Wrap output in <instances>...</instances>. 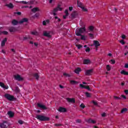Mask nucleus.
Here are the masks:
<instances>
[{"label":"nucleus","instance_id":"obj_20","mask_svg":"<svg viewBox=\"0 0 128 128\" xmlns=\"http://www.w3.org/2000/svg\"><path fill=\"white\" fill-rule=\"evenodd\" d=\"M5 6H7V8H14V4L12 3L6 4Z\"/></svg>","mask_w":128,"mask_h":128},{"label":"nucleus","instance_id":"obj_42","mask_svg":"<svg viewBox=\"0 0 128 128\" xmlns=\"http://www.w3.org/2000/svg\"><path fill=\"white\" fill-rule=\"evenodd\" d=\"M81 8L82 10L84 12H88V10L86 8L82 6Z\"/></svg>","mask_w":128,"mask_h":128},{"label":"nucleus","instance_id":"obj_32","mask_svg":"<svg viewBox=\"0 0 128 128\" xmlns=\"http://www.w3.org/2000/svg\"><path fill=\"white\" fill-rule=\"evenodd\" d=\"M85 94L86 96V98H90V93L88 92H86Z\"/></svg>","mask_w":128,"mask_h":128},{"label":"nucleus","instance_id":"obj_41","mask_svg":"<svg viewBox=\"0 0 128 128\" xmlns=\"http://www.w3.org/2000/svg\"><path fill=\"white\" fill-rule=\"evenodd\" d=\"M80 36H81V40H86V36H84L82 35V34H80Z\"/></svg>","mask_w":128,"mask_h":128},{"label":"nucleus","instance_id":"obj_44","mask_svg":"<svg viewBox=\"0 0 128 128\" xmlns=\"http://www.w3.org/2000/svg\"><path fill=\"white\" fill-rule=\"evenodd\" d=\"M54 18L56 19V20H57V22H60V18H58V16H54Z\"/></svg>","mask_w":128,"mask_h":128},{"label":"nucleus","instance_id":"obj_3","mask_svg":"<svg viewBox=\"0 0 128 128\" xmlns=\"http://www.w3.org/2000/svg\"><path fill=\"white\" fill-rule=\"evenodd\" d=\"M86 32V28H77L76 30V36H80V34H82V32Z\"/></svg>","mask_w":128,"mask_h":128},{"label":"nucleus","instance_id":"obj_27","mask_svg":"<svg viewBox=\"0 0 128 128\" xmlns=\"http://www.w3.org/2000/svg\"><path fill=\"white\" fill-rule=\"evenodd\" d=\"M63 76H65L66 78H70V74L68 73H66V72L64 73Z\"/></svg>","mask_w":128,"mask_h":128},{"label":"nucleus","instance_id":"obj_63","mask_svg":"<svg viewBox=\"0 0 128 128\" xmlns=\"http://www.w3.org/2000/svg\"><path fill=\"white\" fill-rule=\"evenodd\" d=\"M59 86L60 88H64V86H62V85H59Z\"/></svg>","mask_w":128,"mask_h":128},{"label":"nucleus","instance_id":"obj_21","mask_svg":"<svg viewBox=\"0 0 128 128\" xmlns=\"http://www.w3.org/2000/svg\"><path fill=\"white\" fill-rule=\"evenodd\" d=\"M8 39L5 38L1 42V46H4V44H6V42Z\"/></svg>","mask_w":128,"mask_h":128},{"label":"nucleus","instance_id":"obj_38","mask_svg":"<svg viewBox=\"0 0 128 128\" xmlns=\"http://www.w3.org/2000/svg\"><path fill=\"white\" fill-rule=\"evenodd\" d=\"M32 34H33L34 36H38V34L36 32H32Z\"/></svg>","mask_w":128,"mask_h":128},{"label":"nucleus","instance_id":"obj_36","mask_svg":"<svg viewBox=\"0 0 128 128\" xmlns=\"http://www.w3.org/2000/svg\"><path fill=\"white\" fill-rule=\"evenodd\" d=\"M110 62L112 64H116V60H110Z\"/></svg>","mask_w":128,"mask_h":128},{"label":"nucleus","instance_id":"obj_45","mask_svg":"<svg viewBox=\"0 0 128 128\" xmlns=\"http://www.w3.org/2000/svg\"><path fill=\"white\" fill-rule=\"evenodd\" d=\"M120 42L122 44H126V42L122 40H120Z\"/></svg>","mask_w":128,"mask_h":128},{"label":"nucleus","instance_id":"obj_16","mask_svg":"<svg viewBox=\"0 0 128 128\" xmlns=\"http://www.w3.org/2000/svg\"><path fill=\"white\" fill-rule=\"evenodd\" d=\"M0 86L5 90H8V86H6V85L2 82H0Z\"/></svg>","mask_w":128,"mask_h":128},{"label":"nucleus","instance_id":"obj_19","mask_svg":"<svg viewBox=\"0 0 128 128\" xmlns=\"http://www.w3.org/2000/svg\"><path fill=\"white\" fill-rule=\"evenodd\" d=\"M71 16L73 18H78V12H74L72 14Z\"/></svg>","mask_w":128,"mask_h":128},{"label":"nucleus","instance_id":"obj_17","mask_svg":"<svg viewBox=\"0 0 128 128\" xmlns=\"http://www.w3.org/2000/svg\"><path fill=\"white\" fill-rule=\"evenodd\" d=\"M8 114L10 118H14V114L12 111H8Z\"/></svg>","mask_w":128,"mask_h":128},{"label":"nucleus","instance_id":"obj_26","mask_svg":"<svg viewBox=\"0 0 128 128\" xmlns=\"http://www.w3.org/2000/svg\"><path fill=\"white\" fill-rule=\"evenodd\" d=\"M48 24H50V20H44L42 22L43 26H46Z\"/></svg>","mask_w":128,"mask_h":128},{"label":"nucleus","instance_id":"obj_58","mask_svg":"<svg viewBox=\"0 0 128 128\" xmlns=\"http://www.w3.org/2000/svg\"><path fill=\"white\" fill-rule=\"evenodd\" d=\"M90 49L89 48H86V52H90Z\"/></svg>","mask_w":128,"mask_h":128},{"label":"nucleus","instance_id":"obj_54","mask_svg":"<svg viewBox=\"0 0 128 128\" xmlns=\"http://www.w3.org/2000/svg\"><path fill=\"white\" fill-rule=\"evenodd\" d=\"M21 2H22V4H28V2L26 1H22Z\"/></svg>","mask_w":128,"mask_h":128},{"label":"nucleus","instance_id":"obj_24","mask_svg":"<svg viewBox=\"0 0 128 128\" xmlns=\"http://www.w3.org/2000/svg\"><path fill=\"white\" fill-rule=\"evenodd\" d=\"M120 74H124V76H128V72H126V70H122L120 72Z\"/></svg>","mask_w":128,"mask_h":128},{"label":"nucleus","instance_id":"obj_56","mask_svg":"<svg viewBox=\"0 0 128 128\" xmlns=\"http://www.w3.org/2000/svg\"><path fill=\"white\" fill-rule=\"evenodd\" d=\"M2 34H8V32L6 31H4Z\"/></svg>","mask_w":128,"mask_h":128},{"label":"nucleus","instance_id":"obj_34","mask_svg":"<svg viewBox=\"0 0 128 128\" xmlns=\"http://www.w3.org/2000/svg\"><path fill=\"white\" fill-rule=\"evenodd\" d=\"M15 92H20V88H18V87L16 86L15 88Z\"/></svg>","mask_w":128,"mask_h":128},{"label":"nucleus","instance_id":"obj_59","mask_svg":"<svg viewBox=\"0 0 128 128\" xmlns=\"http://www.w3.org/2000/svg\"><path fill=\"white\" fill-rule=\"evenodd\" d=\"M54 126H62V124H55Z\"/></svg>","mask_w":128,"mask_h":128},{"label":"nucleus","instance_id":"obj_46","mask_svg":"<svg viewBox=\"0 0 128 128\" xmlns=\"http://www.w3.org/2000/svg\"><path fill=\"white\" fill-rule=\"evenodd\" d=\"M18 124H24V121L22 120H19L18 121Z\"/></svg>","mask_w":128,"mask_h":128},{"label":"nucleus","instance_id":"obj_29","mask_svg":"<svg viewBox=\"0 0 128 128\" xmlns=\"http://www.w3.org/2000/svg\"><path fill=\"white\" fill-rule=\"evenodd\" d=\"M18 22L16 21V20H13L12 21V24H14V26H16L18 24Z\"/></svg>","mask_w":128,"mask_h":128},{"label":"nucleus","instance_id":"obj_18","mask_svg":"<svg viewBox=\"0 0 128 128\" xmlns=\"http://www.w3.org/2000/svg\"><path fill=\"white\" fill-rule=\"evenodd\" d=\"M83 62L84 64H90V60L88 59H85L84 60Z\"/></svg>","mask_w":128,"mask_h":128},{"label":"nucleus","instance_id":"obj_62","mask_svg":"<svg viewBox=\"0 0 128 128\" xmlns=\"http://www.w3.org/2000/svg\"><path fill=\"white\" fill-rule=\"evenodd\" d=\"M124 82H122V83H121V86H124Z\"/></svg>","mask_w":128,"mask_h":128},{"label":"nucleus","instance_id":"obj_31","mask_svg":"<svg viewBox=\"0 0 128 128\" xmlns=\"http://www.w3.org/2000/svg\"><path fill=\"white\" fill-rule=\"evenodd\" d=\"M70 83L72 84H78V82L76 80H70Z\"/></svg>","mask_w":128,"mask_h":128},{"label":"nucleus","instance_id":"obj_60","mask_svg":"<svg viewBox=\"0 0 128 128\" xmlns=\"http://www.w3.org/2000/svg\"><path fill=\"white\" fill-rule=\"evenodd\" d=\"M124 68H128V64H125L124 65Z\"/></svg>","mask_w":128,"mask_h":128},{"label":"nucleus","instance_id":"obj_12","mask_svg":"<svg viewBox=\"0 0 128 128\" xmlns=\"http://www.w3.org/2000/svg\"><path fill=\"white\" fill-rule=\"evenodd\" d=\"M66 100L68 102H73L74 104V102H76V100L74 98H66Z\"/></svg>","mask_w":128,"mask_h":128},{"label":"nucleus","instance_id":"obj_40","mask_svg":"<svg viewBox=\"0 0 128 128\" xmlns=\"http://www.w3.org/2000/svg\"><path fill=\"white\" fill-rule=\"evenodd\" d=\"M88 36L90 38L92 39L94 38V34H88Z\"/></svg>","mask_w":128,"mask_h":128},{"label":"nucleus","instance_id":"obj_50","mask_svg":"<svg viewBox=\"0 0 128 128\" xmlns=\"http://www.w3.org/2000/svg\"><path fill=\"white\" fill-rule=\"evenodd\" d=\"M76 122H78V124H80V122H82V120H80V119H78L76 120Z\"/></svg>","mask_w":128,"mask_h":128},{"label":"nucleus","instance_id":"obj_64","mask_svg":"<svg viewBox=\"0 0 128 128\" xmlns=\"http://www.w3.org/2000/svg\"><path fill=\"white\" fill-rule=\"evenodd\" d=\"M66 16V15H65V16H63V18H64V19H66V16Z\"/></svg>","mask_w":128,"mask_h":128},{"label":"nucleus","instance_id":"obj_30","mask_svg":"<svg viewBox=\"0 0 128 128\" xmlns=\"http://www.w3.org/2000/svg\"><path fill=\"white\" fill-rule=\"evenodd\" d=\"M77 4L79 8H82V4L80 2V1L77 2Z\"/></svg>","mask_w":128,"mask_h":128},{"label":"nucleus","instance_id":"obj_25","mask_svg":"<svg viewBox=\"0 0 128 128\" xmlns=\"http://www.w3.org/2000/svg\"><path fill=\"white\" fill-rule=\"evenodd\" d=\"M38 10H40L38 8H34L32 10V12H38Z\"/></svg>","mask_w":128,"mask_h":128},{"label":"nucleus","instance_id":"obj_14","mask_svg":"<svg viewBox=\"0 0 128 128\" xmlns=\"http://www.w3.org/2000/svg\"><path fill=\"white\" fill-rule=\"evenodd\" d=\"M92 70H86V76H92Z\"/></svg>","mask_w":128,"mask_h":128},{"label":"nucleus","instance_id":"obj_7","mask_svg":"<svg viewBox=\"0 0 128 128\" xmlns=\"http://www.w3.org/2000/svg\"><path fill=\"white\" fill-rule=\"evenodd\" d=\"M43 34L44 36H46L47 38H52V35H50V32L44 31Z\"/></svg>","mask_w":128,"mask_h":128},{"label":"nucleus","instance_id":"obj_47","mask_svg":"<svg viewBox=\"0 0 128 128\" xmlns=\"http://www.w3.org/2000/svg\"><path fill=\"white\" fill-rule=\"evenodd\" d=\"M64 13L66 14V16H68V10H65V12H64Z\"/></svg>","mask_w":128,"mask_h":128},{"label":"nucleus","instance_id":"obj_52","mask_svg":"<svg viewBox=\"0 0 128 128\" xmlns=\"http://www.w3.org/2000/svg\"><path fill=\"white\" fill-rule=\"evenodd\" d=\"M72 10H73L72 6H70V7H69V10H70V12H72Z\"/></svg>","mask_w":128,"mask_h":128},{"label":"nucleus","instance_id":"obj_51","mask_svg":"<svg viewBox=\"0 0 128 128\" xmlns=\"http://www.w3.org/2000/svg\"><path fill=\"white\" fill-rule=\"evenodd\" d=\"M121 96H122V98H124V100H126V97L124 95H122Z\"/></svg>","mask_w":128,"mask_h":128},{"label":"nucleus","instance_id":"obj_15","mask_svg":"<svg viewBox=\"0 0 128 128\" xmlns=\"http://www.w3.org/2000/svg\"><path fill=\"white\" fill-rule=\"evenodd\" d=\"M86 122H88V124H96V121L94 120H92V118H90L88 120H86Z\"/></svg>","mask_w":128,"mask_h":128},{"label":"nucleus","instance_id":"obj_37","mask_svg":"<svg viewBox=\"0 0 128 128\" xmlns=\"http://www.w3.org/2000/svg\"><path fill=\"white\" fill-rule=\"evenodd\" d=\"M106 70L109 72V70H110V65H107L106 66Z\"/></svg>","mask_w":128,"mask_h":128},{"label":"nucleus","instance_id":"obj_22","mask_svg":"<svg viewBox=\"0 0 128 128\" xmlns=\"http://www.w3.org/2000/svg\"><path fill=\"white\" fill-rule=\"evenodd\" d=\"M28 22V18H24L19 22V24H24V22Z\"/></svg>","mask_w":128,"mask_h":128},{"label":"nucleus","instance_id":"obj_35","mask_svg":"<svg viewBox=\"0 0 128 128\" xmlns=\"http://www.w3.org/2000/svg\"><path fill=\"white\" fill-rule=\"evenodd\" d=\"M89 30H90V32H94V26H90L89 27Z\"/></svg>","mask_w":128,"mask_h":128},{"label":"nucleus","instance_id":"obj_61","mask_svg":"<svg viewBox=\"0 0 128 128\" xmlns=\"http://www.w3.org/2000/svg\"><path fill=\"white\" fill-rule=\"evenodd\" d=\"M124 92L126 94H128V90H125Z\"/></svg>","mask_w":128,"mask_h":128},{"label":"nucleus","instance_id":"obj_43","mask_svg":"<svg viewBox=\"0 0 128 128\" xmlns=\"http://www.w3.org/2000/svg\"><path fill=\"white\" fill-rule=\"evenodd\" d=\"M80 107L82 108H86V106H84V104H82L80 105Z\"/></svg>","mask_w":128,"mask_h":128},{"label":"nucleus","instance_id":"obj_6","mask_svg":"<svg viewBox=\"0 0 128 128\" xmlns=\"http://www.w3.org/2000/svg\"><path fill=\"white\" fill-rule=\"evenodd\" d=\"M14 78L16 80H24V78L20 76L19 74L14 75Z\"/></svg>","mask_w":128,"mask_h":128},{"label":"nucleus","instance_id":"obj_33","mask_svg":"<svg viewBox=\"0 0 128 128\" xmlns=\"http://www.w3.org/2000/svg\"><path fill=\"white\" fill-rule=\"evenodd\" d=\"M34 76L36 78V80H38V78H40V76H38V74L36 73L34 74Z\"/></svg>","mask_w":128,"mask_h":128},{"label":"nucleus","instance_id":"obj_57","mask_svg":"<svg viewBox=\"0 0 128 128\" xmlns=\"http://www.w3.org/2000/svg\"><path fill=\"white\" fill-rule=\"evenodd\" d=\"M92 103L94 104V106H98V103L96 102L93 101Z\"/></svg>","mask_w":128,"mask_h":128},{"label":"nucleus","instance_id":"obj_10","mask_svg":"<svg viewBox=\"0 0 128 128\" xmlns=\"http://www.w3.org/2000/svg\"><path fill=\"white\" fill-rule=\"evenodd\" d=\"M58 110L60 112H66V108L62 107H60Z\"/></svg>","mask_w":128,"mask_h":128},{"label":"nucleus","instance_id":"obj_9","mask_svg":"<svg viewBox=\"0 0 128 128\" xmlns=\"http://www.w3.org/2000/svg\"><path fill=\"white\" fill-rule=\"evenodd\" d=\"M37 106L38 108H42V110H48V108L46 106L42 105L40 103H38Z\"/></svg>","mask_w":128,"mask_h":128},{"label":"nucleus","instance_id":"obj_13","mask_svg":"<svg viewBox=\"0 0 128 128\" xmlns=\"http://www.w3.org/2000/svg\"><path fill=\"white\" fill-rule=\"evenodd\" d=\"M94 42V46H95V47L98 48V46H100V42H98V40H94L93 41Z\"/></svg>","mask_w":128,"mask_h":128},{"label":"nucleus","instance_id":"obj_5","mask_svg":"<svg viewBox=\"0 0 128 128\" xmlns=\"http://www.w3.org/2000/svg\"><path fill=\"white\" fill-rule=\"evenodd\" d=\"M8 124L6 121H4L2 123H0V128H8Z\"/></svg>","mask_w":128,"mask_h":128},{"label":"nucleus","instance_id":"obj_53","mask_svg":"<svg viewBox=\"0 0 128 128\" xmlns=\"http://www.w3.org/2000/svg\"><path fill=\"white\" fill-rule=\"evenodd\" d=\"M106 116V113H104V112L102 114V118H104Z\"/></svg>","mask_w":128,"mask_h":128},{"label":"nucleus","instance_id":"obj_49","mask_svg":"<svg viewBox=\"0 0 128 128\" xmlns=\"http://www.w3.org/2000/svg\"><path fill=\"white\" fill-rule=\"evenodd\" d=\"M14 14H18V16H20V14H22V12H14Z\"/></svg>","mask_w":128,"mask_h":128},{"label":"nucleus","instance_id":"obj_23","mask_svg":"<svg viewBox=\"0 0 128 128\" xmlns=\"http://www.w3.org/2000/svg\"><path fill=\"white\" fill-rule=\"evenodd\" d=\"M81 71H82V70L80 69V68H78L74 70V72L75 74H80V72Z\"/></svg>","mask_w":128,"mask_h":128},{"label":"nucleus","instance_id":"obj_39","mask_svg":"<svg viewBox=\"0 0 128 128\" xmlns=\"http://www.w3.org/2000/svg\"><path fill=\"white\" fill-rule=\"evenodd\" d=\"M76 48H78V50H80V48H82V46L80 45V44H78L76 45Z\"/></svg>","mask_w":128,"mask_h":128},{"label":"nucleus","instance_id":"obj_1","mask_svg":"<svg viewBox=\"0 0 128 128\" xmlns=\"http://www.w3.org/2000/svg\"><path fill=\"white\" fill-rule=\"evenodd\" d=\"M36 118H37V120H38L41 122H46L50 120V118L48 117H46L44 116L37 115Z\"/></svg>","mask_w":128,"mask_h":128},{"label":"nucleus","instance_id":"obj_28","mask_svg":"<svg viewBox=\"0 0 128 128\" xmlns=\"http://www.w3.org/2000/svg\"><path fill=\"white\" fill-rule=\"evenodd\" d=\"M128 112V108H123L121 110V114H124V112Z\"/></svg>","mask_w":128,"mask_h":128},{"label":"nucleus","instance_id":"obj_11","mask_svg":"<svg viewBox=\"0 0 128 128\" xmlns=\"http://www.w3.org/2000/svg\"><path fill=\"white\" fill-rule=\"evenodd\" d=\"M16 30H18V29L14 27H10L9 28V31L10 32H16Z\"/></svg>","mask_w":128,"mask_h":128},{"label":"nucleus","instance_id":"obj_2","mask_svg":"<svg viewBox=\"0 0 128 128\" xmlns=\"http://www.w3.org/2000/svg\"><path fill=\"white\" fill-rule=\"evenodd\" d=\"M4 98H6L8 100H10V102H14V100H16V98H14V96L10 95L8 94H5Z\"/></svg>","mask_w":128,"mask_h":128},{"label":"nucleus","instance_id":"obj_48","mask_svg":"<svg viewBox=\"0 0 128 128\" xmlns=\"http://www.w3.org/2000/svg\"><path fill=\"white\" fill-rule=\"evenodd\" d=\"M114 98L115 100H120V98L118 97V96H114Z\"/></svg>","mask_w":128,"mask_h":128},{"label":"nucleus","instance_id":"obj_8","mask_svg":"<svg viewBox=\"0 0 128 128\" xmlns=\"http://www.w3.org/2000/svg\"><path fill=\"white\" fill-rule=\"evenodd\" d=\"M80 88H85L86 90H90V86H86L82 84H80Z\"/></svg>","mask_w":128,"mask_h":128},{"label":"nucleus","instance_id":"obj_4","mask_svg":"<svg viewBox=\"0 0 128 128\" xmlns=\"http://www.w3.org/2000/svg\"><path fill=\"white\" fill-rule=\"evenodd\" d=\"M62 10L60 8V5H58L56 8H55L53 10V16H56V12H58L60 10V12Z\"/></svg>","mask_w":128,"mask_h":128},{"label":"nucleus","instance_id":"obj_55","mask_svg":"<svg viewBox=\"0 0 128 128\" xmlns=\"http://www.w3.org/2000/svg\"><path fill=\"white\" fill-rule=\"evenodd\" d=\"M122 38H123V40H124V38H126V35L122 34Z\"/></svg>","mask_w":128,"mask_h":128}]
</instances>
